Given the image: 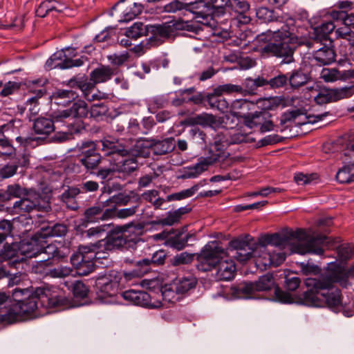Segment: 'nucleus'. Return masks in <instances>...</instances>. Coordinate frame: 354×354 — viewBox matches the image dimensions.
Here are the masks:
<instances>
[{
    "label": "nucleus",
    "mask_w": 354,
    "mask_h": 354,
    "mask_svg": "<svg viewBox=\"0 0 354 354\" xmlns=\"http://www.w3.org/2000/svg\"><path fill=\"white\" fill-rule=\"evenodd\" d=\"M12 299L15 302L10 305L8 313H19L16 322L34 317L41 316L48 309L65 308L68 300L55 287H39L31 293L27 288H15L12 290Z\"/></svg>",
    "instance_id": "20e7f679"
},
{
    "label": "nucleus",
    "mask_w": 354,
    "mask_h": 354,
    "mask_svg": "<svg viewBox=\"0 0 354 354\" xmlns=\"http://www.w3.org/2000/svg\"><path fill=\"white\" fill-rule=\"evenodd\" d=\"M148 35V26L142 22H136L127 29L125 37L136 40L138 38Z\"/></svg>",
    "instance_id": "de8ad7c7"
},
{
    "label": "nucleus",
    "mask_w": 354,
    "mask_h": 354,
    "mask_svg": "<svg viewBox=\"0 0 354 354\" xmlns=\"http://www.w3.org/2000/svg\"><path fill=\"white\" fill-rule=\"evenodd\" d=\"M215 279L217 281H230L235 275L236 266L232 260L220 259L216 267Z\"/></svg>",
    "instance_id": "2f4dec72"
},
{
    "label": "nucleus",
    "mask_w": 354,
    "mask_h": 354,
    "mask_svg": "<svg viewBox=\"0 0 354 354\" xmlns=\"http://www.w3.org/2000/svg\"><path fill=\"white\" fill-rule=\"evenodd\" d=\"M256 292L266 291L270 290L274 284V278L271 274H266L259 278V280L253 282Z\"/></svg>",
    "instance_id": "864d4df0"
},
{
    "label": "nucleus",
    "mask_w": 354,
    "mask_h": 354,
    "mask_svg": "<svg viewBox=\"0 0 354 354\" xmlns=\"http://www.w3.org/2000/svg\"><path fill=\"white\" fill-rule=\"evenodd\" d=\"M248 133H243L240 129L229 130L223 129L214 136V142L210 145L209 156L202 158L194 167L186 172L185 176L189 178H197L208 167L218 162L223 161L227 155L225 149L230 145L248 142Z\"/></svg>",
    "instance_id": "39448f33"
},
{
    "label": "nucleus",
    "mask_w": 354,
    "mask_h": 354,
    "mask_svg": "<svg viewBox=\"0 0 354 354\" xmlns=\"http://www.w3.org/2000/svg\"><path fill=\"white\" fill-rule=\"evenodd\" d=\"M231 290L232 294L237 298H249L256 292L254 283L250 281L239 283L233 286Z\"/></svg>",
    "instance_id": "58836bf2"
},
{
    "label": "nucleus",
    "mask_w": 354,
    "mask_h": 354,
    "mask_svg": "<svg viewBox=\"0 0 354 354\" xmlns=\"http://www.w3.org/2000/svg\"><path fill=\"white\" fill-rule=\"evenodd\" d=\"M288 78L287 75L279 74L269 80H267L266 86H268L270 88H280L287 84Z\"/></svg>",
    "instance_id": "774afa93"
},
{
    "label": "nucleus",
    "mask_w": 354,
    "mask_h": 354,
    "mask_svg": "<svg viewBox=\"0 0 354 354\" xmlns=\"http://www.w3.org/2000/svg\"><path fill=\"white\" fill-rule=\"evenodd\" d=\"M300 15L301 17L299 19H297V20L301 21L300 27L301 28L299 29V33L296 32V35L297 37L298 35L303 34V30L304 29L303 26L306 24H310L311 28L313 29V40L311 41L313 46L317 44L322 46V42L329 43V41H331L329 39L328 35L333 31L335 32V26L332 21H322L320 22H317V18L308 20V16L306 12H301Z\"/></svg>",
    "instance_id": "1a4fd4ad"
},
{
    "label": "nucleus",
    "mask_w": 354,
    "mask_h": 354,
    "mask_svg": "<svg viewBox=\"0 0 354 354\" xmlns=\"http://www.w3.org/2000/svg\"><path fill=\"white\" fill-rule=\"evenodd\" d=\"M178 30H185L189 33V37H194L198 35L201 28L196 23H190L188 21H174L162 25L148 26V34L150 42L154 46L161 44L165 39L171 37L177 34Z\"/></svg>",
    "instance_id": "6e6552de"
},
{
    "label": "nucleus",
    "mask_w": 354,
    "mask_h": 354,
    "mask_svg": "<svg viewBox=\"0 0 354 354\" xmlns=\"http://www.w3.org/2000/svg\"><path fill=\"white\" fill-rule=\"evenodd\" d=\"M97 143V150H101L104 156H111V162L114 158H117L120 154H124L127 150L124 149V146L120 145L116 140L104 139L99 141H94Z\"/></svg>",
    "instance_id": "c85d7f7f"
},
{
    "label": "nucleus",
    "mask_w": 354,
    "mask_h": 354,
    "mask_svg": "<svg viewBox=\"0 0 354 354\" xmlns=\"http://www.w3.org/2000/svg\"><path fill=\"white\" fill-rule=\"evenodd\" d=\"M187 11H189L195 15L196 21H190V23H196L201 28L200 32L203 30L200 24L206 26L214 25V10L203 0L187 3ZM188 21L189 22V21Z\"/></svg>",
    "instance_id": "6ab92c4d"
},
{
    "label": "nucleus",
    "mask_w": 354,
    "mask_h": 354,
    "mask_svg": "<svg viewBox=\"0 0 354 354\" xmlns=\"http://www.w3.org/2000/svg\"><path fill=\"white\" fill-rule=\"evenodd\" d=\"M187 11H189L195 15L196 21H190V23H196L201 28L200 32L203 30L200 24L206 26L214 25V10L203 0L187 3ZM188 21L189 22V21Z\"/></svg>",
    "instance_id": "aec40b11"
},
{
    "label": "nucleus",
    "mask_w": 354,
    "mask_h": 354,
    "mask_svg": "<svg viewBox=\"0 0 354 354\" xmlns=\"http://www.w3.org/2000/svg\"><path fill=\"white\" fill-rule=\"evenodd\" d=\"M68 231L67 227L63 223H55L53 225H48L46 227H42L39 232V236L41 238L48 236H63Z\"/></svg>",
    "instance_id": "a19ab883"
},
{
    "label": "nucleus",
    "mask_w": 354,
    "mask_h": 354,
    "mask_svg": "<svg viewBox=\"0 0 354 354\" xmlns=\"http://www.w3.org/2000/svg\"><path fill=\"white\" fill-rule=\"evenodd\" d=\"M107 202L97 203L94 205L85 209L84 217L91 223H96L100 221H106L113 218V212L107 207Z\"/></svg>",
    "instance_id": "cd10ccee"
},
{
    "label": "nucleus",
    "mask_w": 354,
    "mask_h": 354,
    "mask_svg": "<svg viewBox=\"0 0 354 354\" xmlns=\"http://www.w3.org/2000/svg\"><path fill=\"white\" fill-rule=\"evenodd\" d=\"M12 229L13 225L10 221H0V245L4 243L6 239L11 235Z\"/></svg>",
    "instance_id": "338daca9"
},
{
    "label": "nucleus",
    "mask_w": 354,
    "mask_h": 354,
    "mask_svg": "<svg viewBox=\"0 0 354 354\" xmlns=\"http://www.w3.org/2000/svg\"><path fill=\"white\" fill-rule=\"evenodd\" d=\"M348 273L342 266L333 264L317 278L305 279L307 290L301 294L299 302L312 307H327L337 313L343 309L342 294L335 283L343 287L348 284Z\"/></svg>",
    "instance_id": "f03ea898"
},
{
    "label": "nucleus",
    "mask_w": 354,
    "mask_h": 354,
    "mask_svg": "<svg viewBox=\"0 0 354 354\" xmlns=\"http://www.w3.org/2000/svg\"><path fill=\"white\" fill-rule=\"evenodd\" d=\"M78 165L83 166L86 172L94 174L97 169L102 157L97 150V143L85 141L78 146Z\"/></svg>",
    "instance_id": "f8f14e48"
},
{
    "label": "nucleus",
    "mask_w": 354,
    "mask_h": 354,
    "mask_svg": "<svg viewBox=\"0 0 354 354\" xmlns=\"http://www.w3.org/2000/svg\"><path fill=\"white\" fill-rule=\"evenodd\" d=\"M144 9L141 3H134L123 11V21H129L135 19L142 12Z\"/></svg>",
    "instance_id": "0e129e2a"
},
{
    "label": "nucleus",
    "mask_w": 354,
    "mask_h": 354,
    "mask_svg": "<svg viewBox=\"0 0 354 354\" xmlns=\"http://www.w3.org/2000/svg\"><path fill=\"white\" fill-rule=\"evenodd\" d=\"M335 37L337 39H344L348 41L352 48L354 46V31L346 25L335 30Z\"/></svg>",
    "instance_id": "8fccbe9b"
},
{
    "label": "nucleus",
    "mask_w": 354,
    "mask_h": 354,
    "mask_svg": "<svg viewBox=\"0 0 354 354\" xmlns=\"http://www.w3.org/2000/svg\"><path fill=\"white\" fill-rule=\"evenodd\" d=\"M33 202L35 204V209L38 212H48L51 210L49 199L42 196L39 194H32Z\"/></svg>",
    "instance_id": "052dcab7"
},
{
    "label": "nucleus",
    "mask_w": 354,
    "mask_h": 354,
    "mask_svg": "<svg viewBox=\"0 0 354 354\" xmlns=\"http://www.w3.org/2000/svg\"><path fill=\"white\" fill-rule=\"evenodd\" d=\"M271 118V114L268 111L263 110L256 111L254 113H247L244 118L245 124L252 129L256 127H261L265 120Z\"/></svg>",
    "instance_id": "4c0bfd02"
},
{
    "label": "nucleus",
    "mask_w": 354,
    "mask_h": 354,
    "mask_svg": "<svg viewBox=\"0 0 354 354\" xmlns=\"http://www.w3.org/2000/svg\"><path fill=\"white\" fill-rule=\"evenodd\" d=\"M40 266L44 267L43 273L46 277L64 278L71 274L72 269L66 266L52 267V261H42Z\"/></svg>",
    "instance_id": "72a5a7b5"
},
{
    "label": "nucleus",
    "mask_w": 354,
    "mask_h": 354,
    "mask_svg": "<svg viewBox=\"0 0 354 354\" xmlns=\"http://www.w3.org/2000/svg\"><path fill=\"white\" fill-rule=\"evenodd\" d=\"M118 73V69L116 67L101 65L90 73L89 77L95 84H97L110 80Z\"/></svg>",
    "instance_id": "7c9ffc66"
},
{
    "label": "nucleus",
    "mask_w": 354,
    "mask_h": 354,
    "mask_svg": "<svg viewBox=\"0 0 354 354\" xmlns=\"http://www.w3.org/2000/svg\"><path fill=\"white\" fill-rule=\"evenodd\" d=\"M266 82L267 80L261 77L254 79L251 77L246 78L244 82L245 87L244 92L247 91L250 93H253L259 87L266 86Z\"/></svg>",
    "instance_id": "e2e57ef3"
},
{
    "label": "nucleus",
    "mask_w": 354,
    "mask_h": 354,
    "mask_svg": "<svg viewBox=\"0 0 354 354\" xmlns=\"http://www.w3.org/2000/svg\"><path fill=\"white\" fill-rule=\"evenodd\" d=\"M19 250L17 242L0 245V262L3 264V267L23 271L24 267L28 266L27 263L24 261V257L20 256Z\"/></svg>",
    "instance_id": "2eb2a0df"
},
{
    "label": "nucleus",
    "mask_w": 354,
    "mask_h": 354,
    "mask_svg": "<svg viewBox=\"0 0 354 354\" xmlns=\"http://www.w3.org/2000/svg\"><path fill=\"white\" fill-rule=\"evenodd\" d=\"M257 17L263 23H283L280 29L273 31L270 42L261 48L262 56H274L282 58L283 63L290 64L294 61L297 33H299L300 20L288 18L286 20L279 12L266 7L259 8L256 11Z\"/></svg>",
    "instance_id": "7ed1b4c3"
},
{
    "label": "nucleus",
    "mask_w": 354,
    "mask_h": 354,
    "mask_svg": "<svg viewBox=\"0 0 354 354\" xmlns=\"http://www.w3.org/2000/svg\"><path fill=\"white\" fill-rule=\"evenodd\" d=\"M263 245V238L260 243L249 234L239 236L230 242L233 257L240 262H245L252 257H261L259 249Z\"/></svg>",
    "instance_id": "9d476101"
},
{
    "label": "nucleus",
    "mask_w": 354,
    "mask_h": 354,
    "mask_svg": "<svg viewBox=\"0 0 354 354\" xmlns=\"http://www.w3.org/2000/svg\"><path fill=\"white\" fill-rule=\"evenodd\" d=\"M88 111L87 104L77 100L70 109L53 112L50 118L58 128L65 127L71 132H82L85 125L82 118L87 116Z\"/></svg>",
    "instance_id": "0eeeda50"
},
{
    "label": "nucleus",
    "mask_w": 354,
    "mask_h": 354,
    "mask_svg": "<svg viewBox=\"0 0 354 354\" xmlns=\"http://www.w3.org/2000/svg\"><path fill=\"white\" fill-rule=\"evenodd\" d=\"M176 147V140L169 138L163 140H144L136 145L137 156L149 157L151 151L160 156L171 152Z\"/></svg>",
    "instance_id": "ddd939ff"
},
{
    "label": "nucleus",
    "mask_w": 354,
    "mask_h": 354,
    "mask_svg": "<svg viewBox=\"0 0 354 354\" xmlns=\"http://www.w3.org/2000/svg\"><path fill=\"white\" fill-rule=\"evenodd\" d=\"M80 250L84 253H94L95 254L94 262L98 261L100 259L107 258V253L104 248V244H98V241L94 243L88 245H80Z\"/></svg>",
    "instance_id": "49530a36"
},
{
    "label": "nucleus",
    "mask_w": 354,
    "mask_h": 354,
    "mask_svg": "<svg viewBox=\"0 0 354 354\" xmlns=\"http://www.w3.org/2000/svg\"><path fill=\"white\" fill-rule=\"evenodd\" d=\"M187 232V226H184L181 229L163 231L157 234L156 236L164 239L165 245L177 250H181L187 245L189 239L194 236V234Z\"/></svg>",
    "instance_id": "412c9836"
},
{
    "label": "nucleus",
    "mask_w": 354,
    "mask_h": 354,
    "mask_svg": "<svg viewBox=\"0 0 354 354\" xmlns=\"http://www.w3.org/2000/svg\"><path fill=\"white\" fill-rule=\"evenodd\" d=\"M210 8L214 10V17L228 13L230 0H210Z\"/></svg>",
    "instance_id": "6e6d98bb"
},
{
    "label": "nucleus",
    "mask_w": 354,
    "mask_h": 354,
    "mask_svg": "<svg viewBox=\"0 0 354 354\" xmlns=\"http://www.w3.org/2000/svg\"><path fill=\"white\" fill-rule=\"evenodd\" d=\"M191 210V207L185 206L181 207L174 211H169L167 212L165 217L158 219L156 223L163 226H171L177 224L180 221L182 216L190 212Z\"/></svg>",
    "instance_id": "f704fd0d"
},
{
    "label": "nucleus",
    "mask_w": 354,
    "mask_h": 354,
    "mask_svg": "<svg viewBox=\"0 0 354 354\" xmlns=\"http://www.w3.org/2000/svg\"><path fill=\"white\" fill-rule=\"evenodd\" d=\"M337 250L338 257L342 261L350 259L354 255V245L351 243H343Z\"/></svg>",
    "instance_id": "69168bd1"
},
{
    "label": "nucleus",
    "mask_w": 354,
    "mask_h": 354,
    "mask_svg": "<svg viewBox=\"0 0 354 354\" xmlns=\"http://www.w3.org/2000/svg\"><path fill=\"white\" fill-rule=\"evenodd\" d=\"M41 254L44 253L48 255V259L46 261H50V259H57L58 260L62 259L66 257V253L64 251L65 249H62L57 246V243H51L46 245L41 242Z\"/></svg>",
    "instance_id": "a18cd8bd"
},
{
    "label": "nucleus",
    "mask_w": 354,
    "mask_h": 354,
    "mask_svg": "<svg viewBox=\"0 0 354 354\" xmlns=\"http://www.w3.org/2000/svg\"><path fill=\"white\" fill-rule=\"evenodd\" d=\"M198 185H194L192 187L183 189L179 192L173 193L167 196L166 198L158 197L159 192L156 189L148 190L142 194L143 199L151 203L155 209H160L165 202L181 201L194 196L198 191Z\"/></svg>",
    "instance_id": "f3484780"
},
{
    "label": "nucleus",
    "mask_w": 354,
    "mask_h": 354,
    "mask_svg": "<svg viewBox=\"0 0 354 354\" xmlns=\"http://www.w3.org/2000/svg\"><path fill=\"white\" fill-rule=\"evenodd\" d=\"M55 128L56 126L53 124V121L50 118L39 117L34 120L32 125L35 134L38 135L39 137L18 136L16 138V140L27 147L30 145L32 142L46 139L51 133L55 131Z\"/></svg>",
    "instance_id": "dca6fc26"
},
{
    "label": "nucleus",
    "mask_w": 354,
    "mask_h": 354,
    "mask_svg": "<svg viewBox=\"0 0 354 354\" xmlns=\"http://www.w3.org/2000/svg\"><path fill=\"white\" fill-rule=\"evenodd\" d=\"M75 49L74 48H66L65 50H62L61 52L56 53L53 54L50 58L47 61V64L49 62H52L54 61H59V62L55 63L53 66L54 68H59L61 69H68L73 67H80L84 64V62L87 60L84 57H81L80 58L73 59L69 57L71 56L74 55V52Z\"/></svg>",
    "instance_id": "5701e85b"
},
{
    "label": "nucleus",
    "mask_w": 354,
    "mask_h": 354,
    "mask_svg": "<svg viewBox=\"0 0 354 354\" xmlns=\"http://www.w3.org/2000/svg\"><path fill=\"white\" fill-rule=\"evenodd\" d=\"M329 237L323 234L310 235L304 230L295 231L287 230L281 234L274 233L263 236V245L259 247L261 260L265 266L277 267L286 259L284 252H276L273 247L281 250L291 246L293 252L305 254L307 253L322 255L324 246L328 247Z\"/></svg>",
    "instance_id": "f257e3e1"
},
{
    "label": "nucleus",
    "mask_w": 354,
    "mask_h": 354,
    "mask_svg": "<svg viewBox=\"0 0 354 354\" xmlns=\"http://www.w3.org/2000/svg\"><path fill=\"white\" fill-rule=\"evenodd\" d=\"M288 82L293 88H299L306 84L310 77L308 73H305L302 69L299 68L294 70L288 77Z\"/></svg>",
    "instance_id": "c03bdc74"
},
{
    "label": "nucleus",
    "mask_w": 354,
    "mask_h": 354,
    "mask_svg": "<svg viewBox=\"0 0 354 354\" xmlns=\"http://www.w3.org/2000/svg\"><path fill=\"white\" fill-rule=\"evenodd\" d=\"M94 253H84L78 248V252L71 257V263L75 267L80 275L86 276L92 272L95 268Z\"/></svg>",
    "instance_id": "b1692460"
},
{
    "label": "nucleus",
    "mask_w": 354,
    "mask_h": 354,
    "mask_svg": "<svg viewBox=\"0 0 354 354\" xmlns=\"http://www.w3.org/2000/svg\"><path fill=\"white\" fill-rule=\"evenodd\" d=\"M304 115L302 113L301 109H295L284 112L280 118V125L284 127V129H286L289 122H294L297 120L299 119L301 116Z\"/></svg>",
    "instance_id": "3c124183"
},
{
    "label": "nucleus",
    "mask_w": 354,
    "mask_h": 354,
    "mask_svg": "<svg viewBox=\"0 0 354 354\" xmlns=\"http://www.w3.org/2000/svg\"><path fill=\"white\" fill-rule=\"evenodd\" d=\"M41 237L39 232H37L34 236L30 239H24L17 242L19 248V254L24 257V261L26 262L27 259L36 257L41 254Z\"/></svg>",
    "instance_id": "bb28decb"
},
{
    "label": "nucleus",
    "mask_w": 354,
    "mask_h": 354,
    "mask_svg": "<svg viewBox=\"0 0 354 354\" xmlns=\"http://www.w3.org/2000/svg\"><path fill=\"white\" fill-rule=\"evenodd\" d=\"M97 297L103 303H113L118 298L119 282L110 274L99 275L95 283Z\"/></svg>",
    "instance_id": "4468645a"
},
{
    "label": "nucleus",
    "mask_w": 354,
    "mask_h": 354,
    "mask_svg": "<svg viewBox=\"0 0 354 354\" xmlns=\"http://www.w3.org/2000/svg\"><path fill=\"white\" fill-rule=\"evenodd\" d=\"M333 102L344 98H348L354 94V86H344L339 88L330 89Z\"/></svg>",
    "instance_id": "4d7b16f0"
},
{
    "label": "nucleus",
    "mask_w": 354,
    "mask_h": 354,
    "mask_svg": "<svg viewBox=\"0 0 354 354\" xmlns=\"http://www.w3.org/2000/svg\"><path fill=\"white\" fill-rule=\"evenodd\" d=\"M141 227L130 223L123 225H117L107 234L105 239L98 241V244H104L106 251L120 248H134L140 241Z\"/></svg>",
    "instance_id": "423d86ee"
},
{
    "label": "nucleus",
    "mask_w": 354,
    "mask_h": 354,
    "mask_svg": "<svg viewBox=\"0 0 354 354\" xmlns=\"http://www.w3.org/2000/svg\"><path fill=\"white\" fill-rule=\"evenodd\" d=\"M169 94L157 95L147 100V105L150 110L162 109L166 106L169 102Z\"/></svg>",
    "instance_id": "bf43d9fd"
},
{
    "label": "nucleus",
    "mask_w": 354,
    "mask_h": 354,
    "mask_svg": "<svg viewBox=\"0 0 354 354\" xmlns=\"http://www.w3.org/2000/svg\"><path fill=\"white\" fill-rule=\"evenodd\" d=\"M206 101L212 109H216L221 113L227 112L229 110L228 102L219 93L208 94L206 96Z\"/></svg>",
    "instance_id": "79ce46f5"
},
{
    "label": "nucleus",
    "mask_w": 354,
    "mask_h": 354,
    "mask_svg": "<svg viewBox=\"0 0 354 354\" xmlns=\"http://www.w3.org/2000/svg\"><path fill=\"white\" fill-rule=\"evenodd\" d=\"M333 41L329 43L322 42V46L317 44L312 46V42L308 43L309 48H313L312 56L309 57L312 65L325 66L329 65L335 61L336 53L333 46Z\"/></svg>",
    "instance_id": "4be33fe9"
},
{
    "label": "nucleus",
    "mask_w": 354,
    "mask_h": 354,
    "mask_svg": "<svg viewBox=\"0 0 354 354\" xmlns=\"http://www.w3.org/2000/svg\"><path fill=\"white\" fill-rule=\"evenodd\" d=\"M228 13L239 24H248L251 21L250 5L248 0H230Z\"/></svg>",
    "instance_id": "a878e982"
},
{
    "label": "nucleus",
    "mask_w": 354,
    "mask_h": 354,
    "mask_svg": "<svg viewBox=\"0 0 354 354\" xmlns=\"http://www.w3.org/2000/svg\"><path fill=\"white\" fill-rule=\"evenodd\" d=\"M139 206V198H137L136 205L131 207L118 209L116 207H110V209H112L113 212V218L115 217L119 218H126L133 216L137 212Z\"/></svg>",
    "instance_id": "603ef678"
},
{
    "label": "nucleus",
    "mask_w": 354,
    "mask_h": 354,
    "mask_svg": "<svg viewBox=\"0 0 354 354\" xmlns=\"http://www.w3.org/2000/svg\"><path fill=\"white\" fill-rule=\"evenodd\" d=\"M225 256L226 252L219 242L208 243L198 256L196 268L203 272L210 271L216 267L219 259Z\"/></svg>",
    "instance_id": "9b49d317"
},
{
    "label": "nucleus",
    "mask_w": 354,
    "mask_h": 354,
    "mask_svg": "<svg viewBox=\"0 0 354 354\" xmlns=\"http://www.w3.org/2000/svg\"><path fill=\"white\" fill-rule=\"evenodd\" d=\"M13 212L17 214H25L35 210V204L33 202L32 194L28 193L19 201H16L13 205Z\"/></svg>",
    "instance_id": "c9c22d12"
},
{
    "label": "nucleus",
    "mask_w": 354,
    "mask_h": 354,
    "mask_svg": "<svg viewBox=\"0 0 354 354\" xmlns=\"http://www.w3.org/2000/svg\"><path fill=\"white\" fill-rule=\"evenodd\" d=\"M112 162H113L117 176L119 178H124L129 176L138 167L137 158L129 156L128 151L124 154H120L117 158H114Z\"/></svg>",
    "instance_id": "393cba45"
},
{
    "label": "nucleus",
    "mask_w": 354,
    "mask_h": 354,
    "mask_svg": "<svg viewBox=\"0 0 354 354\" xmlns=\"http://www.w3.org/2000/svg\"><path fill=\"white\" fill-rule=\"evenodd\" d=\"M121 297L135 305L141 306H151L150 295L145 292L129 289L119 293L118 297Z\"/></svg>",
    "instance_id": "c756f323"
},
{
    "label": "nucleus",
    "mask_w": 354,
    "mask_h": 354,
    "mask_svg": "<svg viewBox=\"0 0 354 354\" xmlns=\"http://www.w3.org/2000/svg\"><path fill=\"white\" fill-rule=\"evenodd\" d=\"M194 87H190L186 89H180L177 91H175L174 95H176V97L172 99L171 102V104L175 106H178L185 102H187V96L192 95L194 93Z\"/></svg>",
    "instance_id": "13d9d810"
},
{
    "label": "nucleus",
    "mask_w": 354,
    "mask_h": 354,
    "mask_svg": "<svg viewBox=\"0 0 354 354\" xmlns=\"http://www.w3.org/2000/svg\"><path fill=\"white\" fill-rule=\"evenodd\" d=\"M250 106H254V104L246 100L240 99L232 102L230 111H232L236 116L242 117L244 119L248 113L245 111L249 110Z\"/></svg>",
    "instance_id": "09e8293b"
},
{
    "label": "nucleus",
    "mask_w": 354,
    "mask_h": 354,
    "mask_svg": "<svg viewBox=\"0 0 354 354\" xmlns=\"http://www.w3.org/2000/svg\"><path fill=\"white\" fill-rule=\"evenodd\" d=\"M71 88H77L82 92L84 98L88 101H95V100H106L109 97L108 94L95 91V84L93 81L85 77H73L67 84Z\"/></svg>",
    "instance_id": "a211bd4d"
},
{
    "label": "nucleus",
    "mask_w": 354,
    "mask_h": 354,
    "mask_svg": "<svg viewBox=\"0 0 354 354\" xmlns=\"http://www.w3.org/2000/svg\"><path fill=\"white\" fill-rule=\"evenodd\" d=\"M46 93L44 87H41L34 91L35 95L32 96L27 99L26 106L32 113H37L39 111L38 100L41 97Z\"/></svg>",
    "instance_id": "5fc2aeb1"
},
{
    "label": "nucleus",
    "mask_w": 354,
    "mask_h": 354,
    "mask_svg": "<svg viewBox=\"0 0 354 354\" xmlns=\"http://www.w3.org/2000/svg\"><path fill=\"white\" fill-rule=\"evenodd\" d=\"M197 283L196 279L189 274L186 277H182L174 281L176 291L178 294H184L195 288Z\"/></svg>",
    "instance_id": "37998d69"
},
{
    "label": "nucleus",
    "mask_w": 354,
    "mask_h": 354,
    "mask_svg": "<svg viewBox=\"0 0 354 354\" xmlns=\"http://www.w3.org/2000/svg\"><path fill=\"white\" fill-rule=\"evenodd\" d=\"M77 97V93L71 89H57L53 93L51 100L57 104L66 106Z\"/></svg>",
    "instance_id": "e433bc0d"
},
{
    "label": "nucleus",
    "mask_w": 354,
    "mask_h": 354,
    "mask_svg": "<svg viewBox=\"0 0 354 354\" xmlns=\"http://www.w3.org/2000/svg\"><path fill=\"white\" fill-rule=\"evenodd\" d=\"M302 113L304 115L301 116L299 119L296 120L295 125L302 126L308 123H315L324 120V118L328 115V112H324L322 114L307 115L304 109H302Z\"/></svg>",
    "instance_id": "680f3d73"
},
{
    "label": "nucleus",
    "mask_w": 354,
    "mask_h": 354,
    "mask_svg": "<svg viewBox=\"0 0 354 354\" xmlns=\"http://www.w3.org/2000/svg\"><path fill=\"white\" fill-rule=\"evenodd\" d=\"M102 100H95L97 102L92 104L89 109L88 108V113H90L91 118L97 121H102L111 115L109 103Z\"/></svg>",
    "instance_id": "473e14b6"
},
{
    "label": "nucleus",
    "mask_w": 354,
    "mask_h": 354,
    "mask_svg": "<svg viewBox=\"0 0 354 354\" xmlns=\"http://www.w3.org/2000/svg\"><path fill=\"white\" fill-rule=\"evenodd\" d=\"M64 6L55 0H45L42 1L36 10V15L39 17H45L50 11L58 12L63 11Z\"/></svg>",
    "instance_id": "ea45409f"
}]
</instances>
